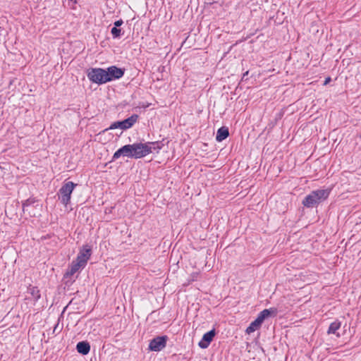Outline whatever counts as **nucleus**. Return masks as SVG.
Returning a JSON list of instances; mask_svg holds the SVG:
<instances>
[{
  "instance_id": "obj_1",
  "label": "nucleus",
  "mask_w": 361,
  "mask_h": 361,
  "mask_svg": "<svg viewBox=\"0 0 361 361\" xmlns=\"http://www.w3.org/2000/svg\"><path fill=\"white\" fill-rule=\"evenodd\" d=\"M330 194L329 189L316 190L312 191L302 200V204L307 208L317 206L328 198Z\"/></svg>"
},
{
  "instance_id": "obj_2",
  "label": "nucleus",
  "mask_w": 361,
  "mask_h": 361,
  "mask_svg": "<svg viewBox=\"0 0 361 361\" xmlns=\"http://www.w3.org/2000/svg\"><path fill=\"white\" fill-rule=\"evenodd\" d=\"M106 70L100 68H90L87 71V78L90 81L99 85L109 82V77Z\"/></svg>"
},
{
  "instance_id": "obj_3",
  "label": "nucleus",
  "mask_w": 361,
  "mask_h": 361,
  "mask_svg": "<svg viewBox=\"0 0 361 361\" xmlns=\"http://www.w3.org/2000/svg\"><path fill=\"white\" fill-rule=\"evenodd\" d=\"M76 184L69 181L62 185L59 191V200L61 203L66 206L71 201V194Z\"/></svg>"
},
{
  "instance_id": "obj_4",
  "label": "nucleus",
  "mask_w": 361,
  "mask_h": 361,
  "mask_svg": "<svg viewBox=\"0 0 361 361\" xmlns=\"http://www.w3.org/2000/svg\"><path fill=\"white\" fill-rule=\"evenodd\" d=\"M137 118L138 116L137 114H133L131 116L126 119L112 123L109 129L114 130L116 128H121L122 130H127L131 128L136 123Z\"/></svg>"
},
{
  "instance_id": "obj_5",
  "label": "nucleus",
  "mask_w": 361,
  "mask_h": 361,
  "mask_svg": "<svg viewBox=\"0 0 361 361\" xmlns=\"http://www.w3.org/2000/svg\"><path fill=\"white\" fill-rule=\"evenodd\" d=\"M133 154H131L132 158L140 159L145 157L150 153L149 148L145 145V143H134L133 144L132 148Z\"/></svg>"
},
{
  "instance_id": "obj_6",
  "label": "nucleus",
  "mask_w": 361,
  "mask_h": 361,
  "mask_svg": "<svg viewBox=\"0 0 361 361\" xmlns=\"http://www.w3.org/2000/svg\"><path fill=\"white\" fill-rule=\"evenodd\" d=\"M168 337L166 336H157L149 344V350L155 352H159L164 348L166 345Z\"/></svg>"
},
{
  "instance_id": "obj_7",
  "label": "nucleus",
  "mask_w": 361,
  "mask_h": 361,
  "mask_svg": "<svg viewBox=\"0 0 361 361\" xmlns=\"http://www.w3.org/2000/svg\"><path fill=\"white\" fill-rule=\"evenodd\" d=\"M91 248L89 245H86L82 247V249L78 253L76 261L80 262L84 266L86 265L87 260L91 256Z\"/></svg>"
},
{
  "instance_id": "obj_8",
  "label": "nucleus",
  "mask_w": 361,
  "mask_h": 361,
  "mask_svg": "<svg viewBox=\"0 0 361 361\" xmlns=\"http://www.w3.org/2000/svg\"><path fill=\"white\" fill-rule=\"evenodd\" d=\"M106 73H108L107 77H109V82L113 80L119 79L124 75V69L118 68L115 66L109 67L106 70Z\"/></svg>"
},
{
  "instance_id": "obj_9",
  "label": "nucleus",
  "mask_w": 361,
  "mask_h": 361,
  "mask_svg": "<svg viewBox=\"0 0 361 361\" xmlns=\"http://www.w3.org/2000/svg\"><path fill=\"white\" fill-rule=\"evenodd\" d=\"M216 334L215 330L212 329L206 334H204L202 336V340L199 342L198 345L201 348H207L211 341L213 340Z\"/></svg>"
},
{
  "instance_id": "obj_10",
  "label": "nucleus",
  "mask_w": 361,
  "mask_h": 361,
  "mask_svg": "<svg viewBox=\"0 0 361 361\" xmlns=\"http://www.w3.org/2000/svg\"><path fill=\"white\" fill-rule=\"evenodd\" d=\"M76 349L79 353L86 355L90 350V345L87 341H80L77 343Z\"/></svg>"
},
{
  "instance_id": "obj_11",
  "label": "nucleus",
  "mask_w": 361,
  "mask_h": 361,
  "mask_svg": "<svg viewBox=\"0 0 361 361\" xmlns=\"http://www.w3.org/2000/svg\"><path fill=\"white\" fill-rule=\"evenodd\" d=\"M276 313V309H273V308L264 309V310H262V312H259L257 319L259 321H260V322L262 324V322H264V320L266 318H267L269 316H270L272 314L275 315Z\"/></svg>"
},
{
  "instance_id": "obj_12",
  "label": "nucleus",
  "mask_w": 361,
  "mask_h": 361,
  "mask_svg": "<svg viewBox=\"0 0 361 361\" xmlns=\"http://www.w3.org/2000/svg\"><path fill=\"white\" fill-rule=\"evenodd\" d=\"M83 267H85L83 264H82L80 262L75 260L71 263V265L68 270L67 271L66 275L72 276L75 273H76L80 268Z\"/></svg>"
},
{
  "instance_id": "obj_13",
  "label": "nucleus",
  "mask_w": 361,
  "mask_h": 361,
  "mask_svg": "<svg viewBox=\"0 0 361 361\" xmlns=\"http://www.w3.org/2000/svg\"><path fill=\"white\" fill-rule=\"evenodd\" d=\"M228 135V129L226 127H221L217 130L216 140L219 142H221L227 138Z\"/></svg>"
},
{
  "instance_id": "obj_14",
  "label": "nucleus",
  "mask_w": 361,
  "mask_h": 361,
  "mask_svg": "<svg viewBox=\"0 0 361 361\" xmlns=\"http://www.w3.org/2000/svg\"><path fill=\"white\" fill-rule=\"evenodd\" d=\"M341 323L338 320H335L330 324L329 329L327 331L328 334H336L338 337L340 336L339 334H336L337 330L341 328Z\"/></svg>"
},
{
  "instance_id": "obj_15",
  "label": "nucleus",
  "mask_w": 361,
  "mask_h": 361,
  "mask_svg": "<svg viewBox=\"0 0 361 361\" xmlns=\"http://www.w3.org/2000/svg\"><path fill=\"white\" fill-rule=\"evenodd\" d=\"M145 145L149 148L150 153L154 152H159V151L163 147L164 145L161 142H147Z\"/></svg>"
},
{
  "instance_id": "obj_16",
  "label": "nucleus",
  "mask_w": 361,
  "mask_h": 361,
  "mask_svg": "<svg viewBox=\"0 0 361 361\" xmlns=\"http://www.w3.org/2000/svg\"><path fill=\"white\" fill-rule=\"evenodd\" d=\"M262 323L257 318L251 322L250 326L246 329V333L250 334L257 330L260 326Z\"/></svg>"
},
{
  "instance_id": "obj_17",
  "label": "nucleus",
  "mask_w": 361,
  "mask_h": 361,
  "mask_svg": "<svg viewBox=\"0 0 361 361\" xmlns=\"http://www.w3.org/2000/svg\"><path fill=\"white\" fill-rule=\"evenodd\" d=\"M133 145H126L121 147V152H122V155L123 157H127L128 158H132L131 154H133L132 151Z\"/></svg>"
},
{
  "instance_id": "obj_18",
  "label": "nucleus",
  "mask_w": 361,
  "mask_h": 361,
  "mask_svg": "<svg viewBox=\"0 0 361 361\" xmlns=\"http://www.w3.org/2000/svg\"><path fill=\"white\" fill-rule=\"evenodd\" d=\"M30 294L34 298L35 300H38L40 298L39 290L37 287H32L29 289Z\"/></svg>"
},
{
  "instance_id": "obj_19",
  "label": "nucleus",
  "mask_w": 361,
  "mask_h": 361,
  "mask_svg": "<svg viewBox=\"0 0 361 361\" xmlns=\"http://www.w3.org/2000/svg\"><path fill=\"white\" fill-rule=\"evenodd\" d=\"M199 272H193L190 274L189 279H188L187 283H185V285H189L192 281H197L199 277Z\"/></svg>"
},
{
  "instance_id": "obj_20",
  "label": "nucleus",
  "mask_w": 361,
  "mask_h": 361,
  "mask_svg": "<svg viewBox=\"0 0 361 361\" xmlns=\"http://www.w3.org/2000/svg\"><path fill=\"white\" fill-rule=\"evenodd\" d=\"M111 33L114 38H118L121 36V30L118 27H114L111 28Z\"/></svg>"
},
{
  "instance_id": "obj_21",
  "label": "nucleus",
  "mask_w": 361,
  "mask_h": 361,
  "mask_svg": "<svg viewBox=\"0 0 361 361\" xmlns=\"http://www.w3.org/2000/svg\"><path fill=\"white\" fill-rule=\"evenodd\" d=\"M121 148L118 149L113 155V159H117L118 158H119L121 156H123L122 155V152H121Z\"/></svg>"
},
{
  "instance_id": "obj_22",
  "label": "nucleus",
  "mask_w": 361,
  "mask_h": 361,
  "mask_svg": "<svg viewBox=\"0 0 361 361\" xmlns=\"http://www.w3.org/2000/svg\"><path fill=\"white\" fill-rule=\"evenodd\" d=\"M123 20H116L115 23H114V27H120L122 24H123Z\"/></svg>"
},
{
  "instance_id": "obj_23",
  "label": "nucleus",
  "mask_w": 361,
  "mask_h": 361,
  "mask_svg": "<svg viewBox=\"0 0 361 361\" xmlns=\"http://www.w3.org/2000/svg\"><path fill=\"white\" fill-rule=\"evenodd\" d=\"M330 80H331V78L329 77V78H326L324 84L326 85L327 83L329 82Z\"/></svg>"
},
{
  "instance_id": "obj_24",
  "label": "nucleus",
  "mask_w": 361,
  "mask_h": 361,
  "mask_svg": "<svg viewBox=\"0 0 361 361\" xmlns=\"http://www.w3.org/2000/svg\"><path fill=\"white\" fill-rule=\"evenodd\" d=\"M58 327H59V324H56L55 325V326H54V330H53V334H54V333H55V331L57 330Z\"/></svg>"
},
{
  "instance_id": "obj_25",
  "label": "nucleus",
  "mask_w": 361,
  "mask_h": 361,
  "mask_svg": "<svg viewBox=\"0 0 361 361\" xmlns=\"http://www.w3.org/2000/svg\"><path fill=\"white\" fill-rule=\"evenodd\" d=\"M247 75H248V71H246V72L243 74L242 79L243 80L245 77H247Z\"/></svg>"
}]
</instances>
